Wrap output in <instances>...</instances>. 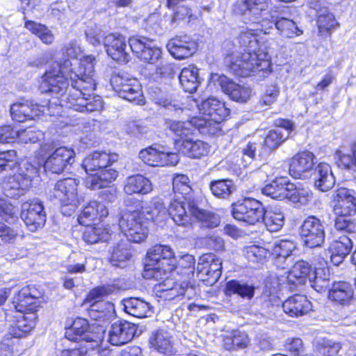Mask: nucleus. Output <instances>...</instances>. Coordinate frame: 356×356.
Listing matches in <instances>:
<instances>
[{"mask_svg":"<svg viewBox=\"0 0 356 356\" xmlns=\"http://www.w3.org/2000/svg\"><path fill=\"white\" fill-rule=\"evenodd\" d=\"M95 58L90 55L80 61L77 72H74L72 66L76 65L74 60L66 59L57 63L56 71L60 76H64L71 81L69 97L67 102L75 106V111L79 112H92L103 108V102L99 96L92 94L96 88L95 73L94 70ZM66 99L60 104H63Z\"/></svg>","mask_w":356,"mask_h":356,"instance_id":"obj_1","label":"nucleus"},{"mask_svg":"<svg viewBox=\"0 0 356 356\" xmlns=\"http://www.w3.org/2000/svg\"><path fill=\"white\" fill-rule=\"evenodd\" d=\"M39 88L42 92L49 93L52 96L46 107V111L49 115H60L62 108L64 106L75 111V106L70 105V101L64 102L63 104H60L63 99L67 100L69 97L70 88H69V81L67 78L60 76L56 71V68L43 74Z\"/></svg>","mask_w":356,"mask_h":356,"instance_id":"obj_2","label":"nucleus"},{"mask_svg":"<svg viewBox=\"0 0 356 356\" xmlns=\"http://www.w3.org/2000/svg\"><path fill=\"white\" fill-rule=\"evenodd\" d=\"M229 70L237 76L247 77L255 75L257 72H270V58L264 49L231 54L225 58Z\"/></svg>","mask_w":356,"mask_h":356,"instance_id":"obj_3","label":"nucleus"},{"mask_svg":"<svg viewBox=\"0 0 356 356\" xmlns=\"http://www.w3.org/2000/svg\"><path fill=\"white\" fill-rule=\"evenodd\" d=\"M153 218L149 207L124 211L119 220V227L127 240L134 243L144 241L148 235V225Z\"/></svg>","mask_w":356,"mask_h":356,"instance_id":"obj_4","label":"nucleus"},{"mask_svg":"<svg viewBox=\"0 0 356 356\" xmlns=\"http://www.w3.org/2000/svg\"><path fill=\"white\" fill-rule=\"evenodd\" d=\"M147 257L143 272L145 279L161 280L176 268L175 254L170 246L156 245L149 249Z\"/></svg>","mask_w":356,"mask_h":356,"instance_id":"obj_5","label":"nucleus"},{"mask_svg":"<svg viewBox=\"0 0 356 356\" xmlns=\"http://www.w3.org/2000/svg\"><path fill=\"white\" fill-rule=\"evenodd\" d=\"M200 113L204 116L194 118L193 122L200 132L216 134L220 131V124L229 115L225 103L215 97H209L197 104Z\"/></svg>","mask_w":356,"mask_h":356,"instance_id":"obj_6","label":"nucleus"},{"mask_svg":"<svg viewBox=\"0 0 356 356\" xmlns=\"http://www.w3.org/2000/svg\"><path fill=\"white\" fill-rule=\"evenodd\" d=\"M270 3V0H239L235 3L234 11L243 15L252 17L250 24L254 29H258V34L264 33L268 34L269 31L275 26V20H270L267 17L258 21V16L262 11L266 10Z\"/></svg>","mask_w":356,"mask_h":356,"instance_id":"obj_7","label":"nucleus"},{"mask_svg":"<svg viewBox=\"0 0 356 356\" xmlns=\"http://www.w3.org/2000/svg\"><path fill=\"white\" fill-rule=\"evenodd\" d=\"M104 335V330L102 326L90 325L87 320L81 318L75 319L72 326L65 332L67 339L76 341L80 338L82 343L93 347H100L102 350L106 348L103 343Z\"/></svg>","mask_w":356,"mask_h":356,"instance_id":"obj_8","label":"nucleus"},{"mask_svg":"<svg viewBox=\"0 0 356 356\" xmlns=\"http://www.w3.org/2000/svg\"><path fill=\"white\" fill-rule=\"evenodd\" d=\"M79 181L74 178H66L55 184L51 198L60 204L61 211L65 216H71L79 204Z\"/></svg>","mask_w":356,"mask_h":356,"instance_id":"obj_9","label":"nucleus"},{"mask_svg":"<svg viewBox=\"0 0 356 356\" xmlns=\"http://www.w3.org/2000/svg\"><path fill=\"white\" fill-rule=\"evenodd\" d=\"M17 174L6 177L1 182L2 191L10 198H18L30 188L36 168L26 162L22 164Z\"/></svg>","mask_w":356,"mask_h":356,"instance_id":"obj_10","label":"nucleus"},{"mask_svg":"<svg viewBox=\"0 0 356 356\" xmlns=\"http://www.w3.org/2000/svg\"><path fill=\"white\" fill-rule=\"evenodd\" d=\"M111 84L119 97L136 104L143 103L141 86L136 79L127 74H117L111 76Z\"/></svg>","mask_w":356,"mask_h":356,"instance_id":"obj_11","label":"nucleus"},{"mask_svg":"<svg viewBox=\"0 0 356 356\" xmlns=\"http://www.w3.org/2000/svg\"><path fill=\"white\" fill-rule=\"evenodd\" d=\"M232 213L236 220L254 225L262 222L264 218L265 208L259 201L246 198L242 202L233 204Z\"/></svg>","mask_w":356,"mask_h":356,"instance_id":"obj_12","label":"nucleus"},{"mask_svg":"<svg viewBox=\"0 0 356 356\" xmlns=\"http://www.w3.org/2000/svg\"><path fill=\"white\" fill-rule=\"evenodd\" d=\"M20 216L32 232L42 228L47 220L44 206L38 199L24 202L22 204Z\"/></svg>","mask_w":356,"mask_h":356,"instance_id":"obj_13","label":"nucleus"},{"mask_svg":"<svg viewBox=\"0 0 356 356\" xmlns=\"http://www.w3.org/2000/svg\"><path fill=\"white\" fill-rule=\"evenodd\" d=\"M75 161V152L73 149L59 147L51 152L44 164L46 171L60 174L69 170Z\"/></svg>","mask_w":356,"mask_h":356,"instance_id":"obj_14","label":"nucleus"},{"mask_svg":"<svg viewBox=\"0 0 356 356\" xmlns=\"http://www.w3.org/2000/svg\"><path fill=\"white\" fill-rule=\"evenodd\" d=\"M129 44L133 53L145 63L156 64L162 58L161 49L153 45L152 42L145 37H131Z\"/></svg>","mask_w":356,"mask_h":356,"instance_id":"obj_15","label":"nucleus"},{"mask_svg":"<svg viewBox=\"0 0 356 356\" xmlns=\"http://www.w3.org/2000/svg\"><path fill=\"white\" fill-rule=\"evenodd\" d=\"M300 234L305 245L311 248L321 246L325 241L324 226L314 216H309L304 220Z\"/></svg>","mask_w":356,"mask_h":356,"instance_id":"obj_16","label":"nucleus"},{"mask_svg":"<svg viewBox=\"0 0 356 356\" xmlns=\"http://www.w3.org/2000/svg\"><path fill=\"white\" fill-rule=\"evenodd\" d=\"M196 269L200 279L212 285L221 276L222 261L213 254H204L200 258Z\"/></svg>","mask_w":356,"mask_h":356,"instance_id":"obj_17","label":"nucleus"},{"mask_svg":"<svg viewBox=\"0 0 356 356\" xmlns=\"http://www.w3.org/2000/svg\"><path fill=\"white\" fill-rule=\"evenodd\" d=\"M333 211L337 216L348 217L356 213V197L353 191L340 188L333 194Z\"/></svg>","mask_w":356,"mask_h":356,"instance_id":"obj_18","label":"nucleus"},{"mask_svg":"<svg viewBox=\"0 0 356 356\" xmlns=\"http://www.w3.org/2000/svg\"><path fill=\"white\" fill-rule=\"evenodd\" d=\"M190 202H195V200L191 197L186 196H177L171 200L168 211L177 225L186 227L191 224L194 215L190 211Z\"/></svg>","mask_w":356,"mask_h":356,"instance_id":"obj_19","label":"nucleus"},{"mask_svg":"<svg viewBox=\"0 0 356 356\" xmlns=\"http://www.w3.org/2000/svg\"><path fill=\"white\" fill-rule=\"evenodd\" d=\"M315 155L304 151L293 156L289 163V174L296 179H307L314 168Z\"/></svg>","mask_w":356,"mask_h":356,"instance_id":"obj_20","label":"nucleus"},{"mask_svg":"<svg viewBox=\"0 0 356 356\" xmlns=\"http://www.w3.org/2000/svg\"><path fill=\"white\" fill-rule=\"evenodd\" d=\"M197 42L188 35L176 36L167 44L170 54L178 60L192 56L197 51Z\"/></svg>","mask_w":356,"mask_h":356,"instance_id":"obj_21","label":"nucleus"},{"mask_svg":"<svg viewBox=\"0 0 356 356\" xmlns=\"http://www.w3.org/2000/svg\"><path fill=\"white\" fill-rule=\"evenodd\" d=\"M104 45L107 54L113 60L127 63L130 55L127 51L126 38L120 33H110L104 37Z\"/></svg>","mask_w":356,"mask_h":356,"instance_id":"obj_22","label":"nucleus"},{"mask_svg":"<svg viewBox=\"0 0 356 356\" xmlns=\"http://www.w3.org/2000/svg\"><path fill=\"white\" fill-rule=\"evenodd\" d=\"M138 156L150 166L175 165L179 162L177 154L160 151L152 146L141 149Z\"/></svg>","mask_w":356,"mask_h":356,"instance_id":"obj_23","label":"nucleus"},{"mask_svg":"<svg viewBox=\"0 0 356 356\" xmlns=\"http://www.w3.org/2000/svg\"><path fill=\"white\" fill-rule=\"evenodd\" d=\"M211 79L213 83H218L222 91L236 102H245L251 96L249 88L235 83L226 76L214 74Z\"/></svg>","mask_w":356,"mask_h":356,"instance_id":"obj_24","label":"nucleus"},{"mask_svg":"<svg viewBox=\"0 0 356 356\" xmlns=\"http://www.w3.org/2000/svg\"><path fill=\"white\" fill-rule=\"evenodd\" d=\"M136 332L134 324L126 321H118L111 325L108 341L113 346H122L133 339Z\"/></svg>","mask_w":356,"mask_h":356,"instance_id":"obj_25","label":"nucleus"},{"mask_svg":"<svg viewBox=\"0 0 356 356\" xmlns=\"http://www.w3.org/2000/svg\"><path fill=\"white\" fill-rule=\"evenodd\" d=\"M188 289V284L186 282L178 283L171 279H166L156 286L155 291L156 296L163 300H181Z\"/></svg>","mask_w":356,"mask_h":356,"instance_id":"obj_26","label":"nucleus"},{"mask_svg":"<svg viewBox=\"0 0 356 356\" xmlns=\"http://www.w3.org/2000/svg\"><path fill=\"white\" fill-rule=\"evenodd\" d=\"M40 296L33 286L22 288L13 298V303L17 311L22 313H33L36 308L35 300Z\"/></svg>","mask_w":356,"mask_h":356,"instance_id":"obj_27","label":"nucleus"},{"mask_svg":"<svg viewBox=\"0 0 356 356\" xmlns=\"http://www.w3.org/2000/svg\"><path fill=\"white\" fill-rule=\"evenodd\" d=\"M282 308L289 316L298 318L309 313L312 310V305L307 296L296 294L288 298L282 303Z\"/></svg>","mask_w":356,"mask_h":356,"instance_id":"obj_28","label":"nucleus"},{"mask_svg":"<svg viewBox=\"0 0 356 356\" xmlns=\"http://www.w3.org/2000/svg\"><path fill=\"white\" fill-rule=\"evenodd\" d=\"M45 106L34 105L29 102L13 104L10 107V115L13 120L23 122L27 120H33L44 113Z\"/></svg>","mask_w":356,"mask_h":356,"instance_id":"obj_29","label":"nucleus"},{"mask_svg":"<svg viewBox=\"0 0 356 356\" xmlns=\"http://www.w3.org/2000/svg\"><path fill=\"white\" fill-rule=\"evenodd\" d=\"M328 298L332 302L343 306L350 305L354 300V290L352 285L343 281L332 283L328 291Z\"/></svg>","mask_w":356,"mask_h":356,"instance_id":"obj_30","label":"nucleus"},{"mask_svg":"<svg viewBox=\"0 0 356 356\" xmlns=\"http://www.w3.org/2000/svg\"><path fill=\"white\" fill-rule=\"evenodd\" d=\"M271 255L275 258V264L281 268H285L291 263L290 256L296 249V245L292 241L280 240L273 244H270Z\"/></svg>","mask_w":356,"mask_h":356,"instance_id":"obj_31","label":"nucleus"},{"mask_svg":"<svg viewBox=\"0 0 356 356\" xmlns=\"http://www.w3.org/2000/svg\"><path fill=\"white\" fill-rule=\"evenodd\" d=\"M108 214V208L104 203L92 201L84 207L83 210L79 216L78 221L80 225L88 226L90 225L94 220L106 217Z\"/></svg>","mask_w":356,"mask_h":356,"instance_id":"obj_32","label":"nucleus"},{"mask_svg":"<svg viewBox=\"0 0 356 356\" xmlns=\"http://www.w3.org/2000/svg\"><path fill=\"white\" fill-rule=\"evenodd\" d=\"M352 248L353 243L348 236L346 235L339 236L330 245L331 262L335 266H339L350 253Z\"/></svg>","mask_w":356,"mask_h":356,"instance_id":"obj_33","label":"nucleus"},{"mask_svg":"<svg viewBox=\"0 0 356 356\" xmlns=\"http://www.w3.org/2000/svg\"><path fill=\"white\" fill-rule=\"evenodd\" d=\"M315 187L325 192L333 188L335 184V177L331 167L326 163H320L314 171Z\"/></svg>","mask_w":356,"mask_h":356,"instance_id":"obj_34","label":"nucleus"},{"mask_svg":"<svg viewBox=\"0 0 356 356\" xmlns=\"http://www.w3.org/2000/svg\"><path fill=\"white\" fill-rule=\"evenodd\" d=\"M118 172L109 168L100 170V172L95 175L90 174L86 179V186L92 190H98L109 186L116 179Z\"/></svg>","mask_w":356,"mask_h":356,"instance_id":"obj_35","label":"nucleus"},{"mask_svg":"<svg viewBox=\"0 0 356 356\" xmlns=\"http://www.w3.org/2000/svg\"><path fill=\"white\" fill-rule=\"evenodd\" d=\"M111 156L105 152H95L83 161L82 166L90 175L95 171L106 168L111 162Z\"/></svg>","mask_w":356,"mask_h":356,"instance_id":"obj_36","label":"nucleus"},{"mask_svg":"<svg viewBox=\"0 0 356 356\" xmlns=\"http://www.w3.org/2000/svg\"><path fill=\"white\" fill-rule=\"evenodd\" d=\"M152 189L151 181L141 175L128 177L124 181V191L128 195L148 194Z\"/></svg>","mask_w":356,"mask_h":356,"instance_id":"obj_37","label":"nucleus"},{"mask_svg":"<svg viewBox=\"0 0 356 356\" xmlns=\"http://www.w3.org/2000/svg\"><path fill=\"white\" fill-rule=\"evenodd\" d=\"M313 272L312 266L308 262L302 260L298 261L293 266L286 280L288 282L294 285L302 284L307 280H309V277H312Z\"/></svg>","mask_w":356,"mask_h":356,"instance_id":"obj_38","label":"nucleus"},{"mask_svg":"<svg viewBox=\"0 0 356 356\" xmlns=\"http://www.w3.org/2000/svg\"><path fill=\"white\" fill-rule=\"evenodd\" d=\"M149 343L152 348L161 353L172 355L175 353L171 336L167 331L161 330L153 333L149 338Z\"/></svg>","mask_w":356,"mask_h":356,"instance_id":"obj_39","label":"nucleus"},{"mask_svg":"<svg viewBox=\"0 0 356 356\" xmlns=\"http://www.w3.org/2000/svg\"><path fill=\"white\" fill-rule=\"evenodd\" d=\"M123 305L124 310L134 317L144 318L152 313L149 303L138 298L125 299Z\"/></svg>","mask_w":356,"mask_h":356,"instance_id":"obj_40","label":"nucleus"},{"mask_svg":"<svg viewBox=\"0 0 356 356\" xmlns=\"http://www.w3.org/2000/svg\"><path fill=\"white\" fill-rule=\"evenodd\" d=\"M209 145L202 140H192L190 138L185 139L181 144V151L183 154L193 159H199L207 155L209 152Z\"/></svg>","mask_w":356,"mask_h":356,"instance_id":"obj_41","label":"nucleus"},{"mask_svg":"<svg viewBox=\"0 0 356 356\" xmlns=\"http://www.w3.org/2000/svg\"><path fill=\"white\" fill-rule=\"evenodd\" d=\"M289 184L290 182L283 177L277 178L262 188V193L273 199L283 200L287 197Z\"/></svg>","mask_w":356,"mask_h":356,"instance_id":"obj_42","label":"nucleus"},{"mask_svg":"<svg viewBox=\"0 0 356 356\" xmlns=\"http://www.w3.org/2000/svg\"><path fill=\"white\" fill-rule=\"evenodd\" d=\"M179 79L186 92L189 93L195 92L199 86L197 68L193 65L184 67L179 74Z\"/></svg>","mask_w":356,"mask_h":356,"instance_id":"obj_43","label":"nucleus"},{"mask_svg":"<svg viewBox=\"0 0 356 356\" xmlns=\"http://www.w3.org/2000/svg\"><path fill=\"white\" fill-rule=\"evenodd\" d=\"M114 305L108 302H93L89 309L91 318L99 322L109 321L114 316Z\"/></svg>","mask_w":356,"mask_h":356,"instance_id":"obj_44","label":"nucleus"},{"mask_svg":"<svg viewBox=\"0 0 356 356\" xmlns=\"http://www.w3.org/2000/svg\"><path fill=\"white\" fill-rule=\"evenodd\" d=\"M310 6L316 10L319 11L317 24L320 32L329 31L338 26L334 15L330 13L327 8L320 9L318 1H310Z\"/></svg>","mask_w":356,"mask_h":356,"instance_id":"obj_45","label":"nucleus"},{"mask_svg":"<svg viewBox=\"0 0 356 356\" xmlns=\"http://www.w3.org/2000/svg\"><path fill=\"white\" fill-rule=\"evenodd\" d=\"M86 227V228L83 233V238L86 243L92 244L99 241H106L109 239L110 228L104 227L102 225Z\"/></svg>","mask_w":356,"mask_h":356,"instance_id":"obj_46","label":"nucleus"},{"mask_svg":"<svg viewBox=\"0 0 356 356\" xmlns=\"http://www.w3.org/2000/svg\"><path fill=\"white\" fill-rule=\"evenodd\" d=\"M189 207L191 212L194 215V218L201 221L204 227L213 228L220 224V219L218 216L200 209L195 202H190Z\"/></svg>","mask_w":356,"mask_h":356,"instance_id":"obj_47","label":"nucleus"},{"mask_svg":"<svg viewBox=\"0 0 356 356\" xmlns=\"http://www.w3.org/2000/svg\"><path fill=\"white\" fill-rule=\"evenodd\" d=\"M108 351L106 348L93 347V346L81 343L80 347L66 349L62 351L61 356H106Z\"/></svg>","mask_w":356,"mask_h":356,"instance_id":"obj_48","label":"nucleus"},{"mask_svg":"<svg viewBox=\"0 0 356 356\" xmlns=\"http://www.w3.org/2000/svg\"><path fill=\"white\" fill-rule=\"evenodd\" d=\"M35 315L23 316L18 319L16 323L11 326L9 330V335L14 338H21L26 336L35 326Z\"/></svg>","mask_w":356,"mask_h":356,"instance_id":"obj_49","label":"nucleus"},{"mask_svg":"<svg viewBox=\"0 0 356 356\" xmlns=\"http://www.w3.org/2000/svg\"><path fill=\"white\" fill-rule=\"evenodd\" d=\"M193 120L194 118L191 121L186 122L169 120L167 122V126L171 131L184 141L185 139H188L189 136L193 134L195 129H197Z\"/></svg>","mask_w":356,"mask_h":356,"instance_id":"obj_50","label":"nucleus"},{"mask_svg":"<svg viewBox=\"0 0 356 356\" xmlns=\"http://www.w3.org/2000/svg\"><path fill=\"white\" fill-rule=\"evenodd\" d=\"M284 221V215L280 209L275 208L265 210L264 218L262 222H264L266 228L270 232L279 231L282 227Z\"/></svg>","mask_w":356,"mask_h":356,"instance_id":"obj_51","label":"nucleus"},{"mask_svg":"<svg viewBox=\"0 0 356 356\" xmlns=\"http://www.w3.org/2000/svg\"><path fill=\"white\" fill-rule=\"evenodd\" d=\"M275 27L281 35L287 38H293L303 33L294 21L287 18L276 19Z\"/></svg>","mask_w":356,"mask_h":356,"instance_id":"obj_52","label":"nucleus"},{"mask_svg":"<svg viewBox=\"0 0 356 356\" xmlns=\"http://www.w3.org/2000/svg\"><path fill=\"white\" fill-rule=\"evenodd\" d=\"M225 290L228 296L237 294L248 299L252 298L254 293V288L252 286L236 280H230L227 282Z\"/></svg>","mask_w":356,"mask_h":356,"instance_id":"obj_53","label":"nucleus"},{"mask_svg":"<svg viewBox=\"0 0 356 356\" xmlns=\"http://www.w3.org/2000/svg\"><path fill=\"white\" fill-rule=\"evenodd\" d=\"M258 29H254L252 26L247 27L241 31L238 36V42L243 47L248 49V51L253 52L257 51L258 40Z\"/></svg>","mask_w":356,"mask_h":356,"instance_id":"obj_54","label":"nucleus"},{"mask_svg":"<svg viewBox=\"0 0 356 356\" xmlns=\"http://www.w3.org/2000/svg\"><path fill=\"white\" fill-rule=\"evenodd\" d=\"M289 189L286 198L293 203H300L302 205L306 204L312 198V193L307 188H297L291 183L289 184Z\"/></svg>","mask_w":356,"mask_h":356,"instance_id":"obj_55","label":"nucleus"},{"mask_svg":"<svg viewBox=\"0 0 356 356\" xmlns=\"http://www.w3.org/2000/svg\"><path fill=\"white\" fill-rule=\"evenodd\" d=\"M25 27L37 35L44 44H50L54 40L51 31L45 25L33 21H27L25 22Z\"/></svg>","mask_w":356,"mask_h":356,"instance_id":"obj_56","label":"nucleus"},{"mask_svg":"<svg viewBox=\"0 0 356 356\" xmlns=\"http://www.w3.org/2000/svg\"><path fill=\"white\" fill-rule=\"evenodd\" d=\"M289 133L282 129H276L268 132L264 141V148L270 152L277 148L287 138Z\"/></svg>","mask_w":356,"mask_h":356,"instance_id":"obj_57","label":"nucleus"},{"mask_svg":"<svg viewBox=\"0 0 356 356\" xmlns=\"http://www.w3.org/2000/svg\"><path fill=\"white\" fill-rule=\"evenodd\" d=\"M329 274H326L323 269L315 270L309 277L310 286L317 292L325 291L330 285Z\"/></svg>","mask_w":356,"mask_h":356,"instance_id":"obj_58","label":"nucleus"},{"mask_svg":"<svg viewBox=\"0 0 356 356\" xmlns=\"http://www.w3.org/2000/svg\"><path fill=\"white\" fill-rule=\"evenodd\" d=\"M234 186L229 179H219L210 184L213 195L219 198H226L234 191Z\"/></svg>","mask_w":356,"mask_h":356,"instance_id":"obj_59","label":"nucleus"},{"mask_svg":"<svg viewBox=\"0 0 356 356\" xmlns=\"http://www.w3.org/2000/svg\"><path fill=\"white\" fill-rule=\"evenodd\" d=\"M270 243L266 248L256 245L248 246L244 250V254L247 259L252 262H262L271 255Z\"/></svg>","mask_w":356,"mask_h":356,"instance_id":"obj_60","label":"nucleus"},{"mask_svg":"<svg viewBox=\"0 0 356 356\" xmlns=\"http://www.w3.org/2000/svg\"><path fill=\"white\" fill-rule=\"evenodd\" d=\"M172 186L175 193L180 194L181 196L193 198L191 195L192 188L190 186V180L186 175H177L173 178Z\"/></svg>","mask_w":356,"mask_h":356,"instance_id":"obj_61","label":"nucleus"},{"mask_svg":"<svg viewBox=\"0 0 356 356\" xmlns=\"http://www.w3.org/2000/svg\"><path fill=\"white\" fill-rule=\"evenodd\" d=\"M18 168L17 152L15 150L0 151V172L13 171Z\"/></svg>","mask_w":356,"mask_h":356,"instance_id":"obj_62","label":"nucleus"},{"mask_svg":"<svg viewBox=\"0 0 356 356\" xmlns=\"http://www.w3.org/2000/svg\"><path fill=\"white\" fill-rule=\"evenodd\" d=\"M44 134L39 130H35L31 128L17 131V140L23 143H35L43 138Z\"/></svg>","mask_w":356,"mask_h":356,"instance_id":"obj_63","label":"nucleus"},{"mask_svg":"<svg viewBox=\"0 0 356 356\" xmlns=\"http://www.w3.org/2000/svg\"><path fill=\"white\" fill-rule=\"evenodd\" d=\"M248 337L244 332H234L231 337H227L225 345L227 349L243 348L248 344Z\"/></svg>","mask_w":356,"mask_h":356,"instance_id":"obj_64","label":"nucleus"}]
</instances>
